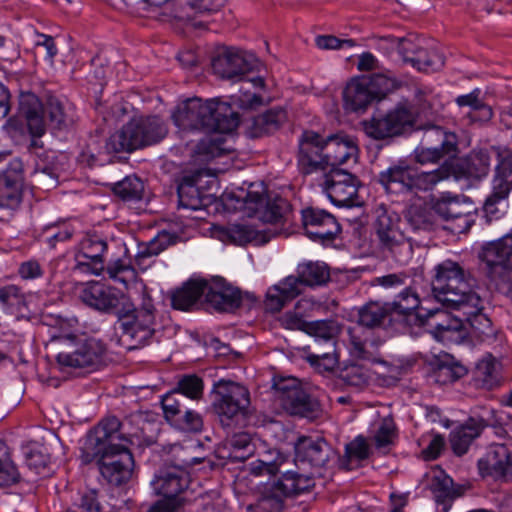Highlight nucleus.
I'll return each mask as SVG.
<instances>
[{
    "instance_id": "obj_28",
    "label": "nucleus",
    "mask_w": 512,
    "mask_h": 512,
    "mask_svg": "<svg viewBox=\"0 0 512 512\" xmlns=\"http://www.w3.org/2000/svg\"><path fill=\"white\" fill-rule=\"evenodd\" d=\"M326 160L328 171L338 169L337 166L344 165L352 161L356 163L358 158V145L352 136L344 133L331 134L324 137Z\"/></svg>"
},
{
    "instance_id": "obj_14",
    "label": "nucleus",
    "mask_w": 512,
    "mask_h": 512,
    "mask_svg": "<svg viewBox=\"0 0 512 512\" xmlns=\"http://www.w3.org/2000/svg\"><path fill=\"white\" fill-rule=\"evenodd\" d=\"M188 473L179 467L160 469L151 481L155 494L162 496L164 501L153 505L149 512H173L183 504L181 495L189 485Z\"/></svg>"
},
{
    "instance_id": "obj_34",
    "label": "nucleus",
    "mask_w": 512,
    "mask_h": 512,
    "mask_svg": "<svg viewBox=\"0 0 512 512\" xmlns=\"http://www.w3.org/2000/svg\"><path fill=\"white\" fill-rule=\"evenodd\" d=\"M19 109L26 120L28 131L32 137H42L46 131L43 119V105L33 93L23 94L20 98Z\"/></svg>"
},
{
    "instance_id": "obj_25",
    "label": "nucleus",
    "mask_w": 512,
    "mask_h": 512,
    "mask_svg": "<svg viewBox=\"0 0 512 512\" xmlns=\"http://www.w3.org/2000/svg\"><path fill=\"white\" fill-rule=\"evenodd\" d=\"M254 184L243 198V205L254 214L259 213V218L267 223H279L289 210V203L281 197L267 199L264 194V187L261 190H252Z\"/></svg>"
},
{
    "instance_id": "obj_17",
    "label": "nucleus",
    "mask_w": 512,
    "mask_h": 512,
    "mask_svg": "<svg viewBox=\"0 0 512 512\" xmlns=\"http://www.w3.org/2000/svg\"><path fill=\"white\" fill-rule=\"evenodd\" d=\"M280 406L290 415L314 419L320 412L319 403L308 395L294 377L282 378L274 384Z\"/></svg>"
},
{
    "instance_id": "obj_45",
    "label": "nucleus",
    "mask_w": 512,
    "mask_h": 512,
    "mask_svg": "<svg viewBox=\"0 0 512 512\" xmlns=\"http://www.w3.org/2000/svg\"><path fill=\"white\" fill-rule=\"evenodd\" d=\"M178 237L175 234L163 231L159 233L149 243L139 247L136 255V263L139 266L145 264L147 258L157 256L169 246L174 245Z\"/></svg>"
},
{
    "instance_id": "obj_20",
    "label": "nucleus",
    "mask_w": 512,
    "mask_h": 512,
    "mask_svg": "<svg viewBox=\"0 0 512 512\" xmlns=\"http://www.w3.org/2000/svg\"><path fill=\"white\" fill-rule=\"evenodd\" d=\"M81 301L100 312L118 315L130 307V297L121 290L100 282L88 283L80 292Z\"/></svg>"
},
{
    "instance_id": "obj_63",
    "label": "nucleus",
    "mask_w": 512,
    "mask_h": 512,
    "mask_svg": "<svg viewBox=\"0 0 512 512\" xmlns=\"http://www.w3.org/2000/svg\"><path fill=\"white\" fill-rule=\"evenodd\" d=\"M508 208V202L487 197L483 205V218L486 224L501 220Z\"/></svg>"
},
{
    "instance_id": "obj_10",
    "label": "nucleus",
    "mask_w": 512,
    "mask_h": 512,
    "mask_svg": "<svg viewBox=\"0 0 512 512\" xmlns=\"http://www.w3.org/2000/svg\"><path fill=\"white\" fill-rule=\"evenodd\" d=\"M64 348L56 356L61 369L98 367L107 353L105 343L94 337L67 335L63 337Z\"/></svg>"
},
{
    "instance_id": "obj_42",
    "label": "nucleus",
    "mask_w": 512,
    "mask_h": 512,
    "mask_svg": "<svg viewBox=\"0 0 512 512\" xmlns=\"http://www.w3.org/2000/svg\"><path fill=\"white\" fill-rule=\"evenodd\" d=\"M223 234L232 243L237 245H245L247 243L261 245L267 243L270 239L266 231H259L246 224H229L223 228Z\"/></svg>"
},
{
    "instance_id": "obj_44",
    "label": "nucleus",
    "mask_w": 512,
    "mask_h": 512,
    "mask_svg": "<svg viewBox=\"0 0 512 512\" xmlns=\"http://www.w3.org/2000/svg\"><path fill=\"white\" fill-rule=\"evenodd\" d=\"M306 333L315 338V343L329 346V343L336 344V338L341 332V325L336 320L311 321L307 325Z\"/></svg>"
},
{
    "instance_id": "obj_24",
    "label": "nucleus",
    "mask_w": 512,
    "mask_h": 512,
    "mask_svg": "<svg viewBox=\"0 0 512 512\" xmlns=\"http://www.w3.org/2000/svg\"><path fill=\"white\" fill-rule=\"evenodd\" d=\"M257 65L253 54H247L239 49L225 48L212 60V68L216 74L227 79H242V76L252 71Z\"/></svg>"
},
{
    "instance_id": "obj_47",
    "label": "nucleus",
    "mask_w": 512,
    "mask_h": 512,
    "mask_svg": "<svg viewBox=\"0 0 512 512\" xmlns=\"http://www.w3.org/2000/svg\"><path fill=\"white\" fill-rule=\"evenodd\" d=\"M410 63L419 71H436L444 66V57L435 47L425 42Z\"/></svg>"
},
{
    "instance_id": "obj_38",
    "label": "nucleus",
    "mask_w": 512,
    "mask_h": 512,
    "mask_svg": "<svg viewBox=\"0 0 512 512\" xmlns=\"http://www.w3.org/2000/svg\"><path fill=\"white\" fill-rule=\"evenodd\" d=\"M473 380L476 387L487 390L499 385L501 380L499 363L491 354H486L477 362Z\"/></svg>"
},
{
    "instance_id": "obj_40",
    "label": "nucleus",
    "mask_w": 512,
    "mask_h": 512,
    "mask_svg": "<svg viewBox=\"0 0 512 512\" xmlns=\"http://www.w3.org/2000/svg\"><path fill=\"white\" fill-rule=\"evenodd\" d=\"M207 281L189 280L177 289L171 298L172 306L178 310H188L195 305L201 296L205 295Z\"/></svg>"
},
{
    "instance_id": "obj_16",
    "label": "nucleus",
    "mask_w": 512,
    "mask_h": 512,
    "mask_svg": "<svg viewBox=\"0 0 512 512\" xmlns=\"http://www.w3.org/2000/svg\"><path fill=\"white\" fill-rule=\"evenodd\" d=\"M128 444L106 445L89 461H96L101 475L112 485L119 486L131 477L134 459Z\"/></svg>"
},
{
    "instance_id": "obj_41",
    "label": "nucleus",
    "mask_w": 512,
    "mask_h": 512,
    "mask_svg": "<svg viewBox=\"0 0 512 512\" xmlns=\"http://www.w3.org/2000/svg\"><path fill=\"white\" fill-rule=\"evenodd\" d=\"M287 114L282 108H272L255 116L249 127L252 137H261L264 134L273 133L286 121Z\"/></svg>"
},
{
    "instance_id": "obj_43",
    "label": "nucleus",
    "mask_w": 512,
    "mask_h": 512,
    "mask_svg": "<svg viewBox=\"0 0 512 512\" xmlns=\"http://www.w3.org/2000/svg\"><path fill=\"white\" fill-rule=\"evenodd\" d=\"M431 491L436 502L443 506L444 512H448L453 500L461 495V489L454 487L452 478L442 473L433 478Z\"/></svg>"
},
{
    "instance_id": "obj_62",
    "label": "nucleus",
    "mask_w": 512,
    "mask_h": 512,
    "mask_svg": "<svg viewBox=\"0 0 512 512\" xmlns=\"http://www.w3.org/2000/svg\"><path fill=\"white\" fill-rule=\"evenodd\" d=\"M0 303L4 307L19 309L26 306L25 295L20 287L6 285L0 288Z\"/></svg>"
},
{
    "instance_id": "obj_32",
    "label": "nucleus",
    "mask_w": 512,
    "mask_h": 512,
    "mask_svg": "<svg viewBox=\"0 0 512 512\" xmlns=\"http://www.w3.org/2000/svg\"><path fill=\"white\" fill-rule=\"evenodd\" d=\"M0 174V207L16 209L22 201L23 174L21 163Z\"/></svg>"
},
{
    "instance_id": "obj_60",
    "label": "nucleus",
    "mask_w": 512,
    "mask_h": 512,
    "mask_svg": "<svg viewBox=\"0 0 512 512\" xmlns=\"http://www.w3.org/2000/svg\"><path fill=\"white\" fill-rule=\"evenodd\" d=\"M176 392H181L187 396V400H197L203 394V381L196 375H186L179 380Z\"/></svg>"
},
{
    "instance_id": "obj_4",
    "label": "nucleus",
    "mask_w": 512,
    "mask_h": 512,
    "mask_svg": "<svg viewBox=\"0 0 512 512\" xmlns=\"http://www.w3.org/2000/svg\"><path fill=\"white\" fill-rule=\"evenodd\" d=\"M228 107L214 99L203 101L189 98L180 103L172 114L176 126L183 130L229 131L237 127L238 117L225 115Z\"/></svg>"
},
{
    "instance_id": "obj_58",
    "label": "nucleus",
    "mask_w": 512,
    "mask_h": 512,
    "mask_svg": "<svg viewBox=\"0 0 512 512\" xmlns=\"http://www.w3.org/2000/svg\"><path fill=\"white\" fill-rule=\"evenodd\" d=\"M74 234V229L70 224H51L45 227L42 238L43 241L54 248L57 243L69 240Z\"/></svg>"
},
{
    "instance_id": "obj_39",
    "label": "nucleus",
    "mask_w": 512,
    "mask_h": 512,
    "mask_svg": "<svg viewBox=\"0 0 512 512\" xmlns=\"http://www.w3.org/2000/svg\"><path fill=\"white\" fill-rule=\"evenodd\" d=\"M198 180V174L182 178L177 189L180 208L196 211L205 206L203 193L197 186Z\"/></svg>"
},
{
    "instance_id": "obj_6",
    "label": "nucleus",
    "mask_w": 512,
    "mask_h": 512,
    "mask_svg": "<svg viewBox=\"0 0 512 512\" xmlns=\"http://www.w3.org/2000/svg\"><path fill=\"white\" fill-rule=\"evenodd\" d=\"M452 175L451 167L445 161L442 166L430 172H419L417 168L398 162L381 171L378 183L387 193L403 194L433 189L440 181Z\"/></svg>"
},
{
    "instance_id": "obj_23",
    "label": "nucleus",
    "mask_w": 512,
    "mask_h": 512,
    "mask_svg": "<svg viewBox=\"0 0 512 512\" xmlns=\"http://www.w3.org/2000/svg\"><path fill=\"white\" fill-rule=\"evenodd\" d=\"M495 422L492 409L483 408L481 413L470 416L463 425L450 434V444L453 452L458 456L465 454L482 431L488 426H494Z\"/></svg>"
},
{
    "instance_id": "obj_13",
    "label": "nucleus",
    "mask_w": 512,
    "mask_h": 512,
    "mask_svg": "<svg viewBox=\"0 0 512 512\" xmlns=\"http://www.w3.org/2000/svg\"><path fill=\"white\" fill-rule=\"evenodd\" d=\"M416 121V114L408 102L398 103L385 114L373 116L362 122L365 134L374 140H387L409 131Z\"/></svg>"
},
{
    "instance_id": "obj_26",
    "label": "nucleus",
    "mask_w": 512,
    "mask_h": 512,
    "mask_svg": "<svg viewBox=\"0 0 512 512\" xmlns=\"http://www.w3.org/2000/svg\"><path fill=\"white\" fill-rule=\"evenodd\" d=\"M302 223L306 235L313 241H332L340 232V225L329 212L309 207L302 210Z\"/></svg>"
},
{
    "instance_id": "obj_2",
    "label": "nucleus",
    "mask_w": 512,
    "mask_h": 512,
    "mask_svg": "<svg viewBox=\"0 0 512 512\" xmlns=\"http://www.w3.org/2000/svg\"><path fill=\"white\" fill-rule=\"evenodd\" d=\"M432 280V292L435 299L453 310L465 309L468 313L476 311L479 294L473 290L472 281L464 269L452 260H445L435 266Z\"/></svg>"
},
{
    "instance_id": "obj_48",
    "label": "nucleus",
    "mask_w": 512,
    "mask_h": 512,
    "mask_svg": "<svg viewBox=\"0 0 512 512\" xmlns=\"http://www.w3.org/2000/svg\"><path fill=\"white\" fill-rule=\"evenodd\" d=\"M484 309V302L479 296V304L477 305L476 311L471 310V314L465 309H456L462 315L463 324L468 323L471 328L479 335H489L492 332L491 320L482 313Z\"/></svg>"
},
{
    "instance_id": "obj_49",
    "label": "nucleus",
    "mask_w": 512,
    "mask_h": 512,
    "mask_svg": "<svg viewBox=\"0 0 512 512\" xmlns=\"http://www.w3.org/2000/svg\"><path fill=\"white\" fill-rule=\"evenodd\" d=\"M69 110L70 108L58 98L49 97L44 113L48 116L54 128L62 129L72 122Z\"/></svg>"
},
{
    "instance_id": "obj_61",
    "label": "nucleus",
    "mask_w": 512,
    "mask_h": 512,
    "mask_svg": "<svg viewBox=\"0 0 512 512\" xmlns=\"http://www.w3.org/2000/svg\"><path fill=\"white\" fill-rule=\"evenodd\" d=\"M204 138H202L196 145V153L205 155L208 157L218 156L221 152V146L223 144V138L218 133L219 131H208Z\"/></svg>"
},
{
    "instance_id": "obj_12",
    "label": "nucleus",
    "mask_w": 512,
    "mask_h": 512,
    "mask_svg": "<svg viewBox=\"0 0 512 512\" xmlns=\"http://www.w3.org/2000/svg\"><path fill=\"white\" fill-rule=\"evenodd\" d=\"M479 257L489 267L498 290L512 300V233L484 244Z\"/></svg>"
},
{
    "instance_id": "obj_56",
    "label": "nucleus",
    "mask_w": 512,
    "mask_h": 512,
    "mask_svg": "<svg viewBox=\"0 0 512 512\" xmlns=\"http://www.w3.org/2000/svg\"><path fill=\"white\" fill-rule=\"evenodd\" d=\"M307 360L323 371H332L338 363L335 343H329L323 353H309Z\"/></svg>"
},
{
    "instance_id": "obj_64",
    "label": "nucleus",
    "mask_w": 512,
    "mask_h": 512,
    "mask_svg": "<svg viewBox=\"0 0 512 512\" xmlns=\"http://www.w3.org/2000/svg\"><path fill=\"white\" fill-rule=\"evenodd\" d=\"M76 510H68L67 512H119L111 508L109 511H102V505L99 501L98 492L89 490L81 495L79 502L76 504Z\"/></svg>"
},
{
    "instance_id": "obj_50",
    "label": "nucleus",
    "mask_w": 512,
    "mask_h": 512,
    "mask_svg": "<svg viewBox=\"0 0 512 512\" xmlns=\"http://www.w3.org/2000/svg\"><path fill=\"white\" fill-rule=\"evenodd\" d=\"M397 436L396 425L392 418L385 417L377 425L373 434V442L376 449L387 453Z\"/></svg>"
},
{
    "instance_id": "obj_22",
    "label": "nucleus",
    "mask_w": 512,
    "mask_h": 512,
    "mask_svg": "<svg viewBox=\"0 0 512 512\" xmlns=\"http://www.w3.org/2000/svg\"><path fill=\"white\" fill-rule=\"evenodd\" d=\"M336 456L335 450L323 438L300 437L295 444L296 466H309L314 470L328 468Z\"/></svg>"
},
{
    "instance_id": "obj_31",
    "label": "nucleus",
    "mask_w": 512,
    "mask_h": 512,
    "mask_svg": "<svg viewBox=\"0 0 512 512\" xmlns=\"http://www.w3.org/2000/svg\"><path fill=\"white\" fill-rule=\"evenodd\" d=\"M206 301L216 310L230 312L240 307L242 296L239 289L225 283L222 278L207 282Z\"/></svg>"
},
{
    "instance_id": "obj_30",
    "label": "nucleus",
    "mask_w": 512,
    "mask_h": 512,
    "mask_svg": "<svg viewBox=\"0 0 512 512\" xmlns=\"http://www.w3.org/2000/svg\"><path fill=\"white\" fill-rule=\"evenodd\" d=\"M478 468L483 476L512 478V454L503 444L492 445L478 460Z\"/></svg>"
},
{
    "instance_id": "obj_11",
    "label": "nucleus",
    "mask_w": 512,
    "mask_h": 512,
    "mask_svg": "<svg viewBox=\"0 0 512 512\" xmlns=\"http://www.w3.org/2000/svg\"><path fill=\"white\" fill-rule=\"evenodd\" d=\"M213 393V409L222 426L230 427L248 414L250 392L245 386L221 379L214 384Z\"/></svg>"
},
{
    "instance_id": "obj_46",
    "label": "nucleus",
    "mask_w": 512,
    "mask_h": 512,
    "mask_svg": "<svg viewBox=\"0 0 512 512\" xmlns=\"http://www.w3.org/2000/svg\"><path fill=\"white\" fill-rule=\"evenodd\" d=\"M21 474L12 459L10 448L0 441V488H7L19 483Z\"/></svg>"
},
{
    "instance_id": "obj_5",
    "label": "nucleus",
    "mask_w": 512,
    "mask_h": 512,
    "mask_svg": "<svg viewBox=\"0 0 512 512\" xmlns=\"http://www.w3.org/2000/svg\"><path fill=\"white\" fill-rule=\"evenodd\" d=\"M297 276H288L267 290L264 300L265 309L279 312L302 292L301 285L315 287L326 284L330 279V271L324 262H305L297 266Z\"/></svg>"
},
{
    "instance_id": "obj_9",
    "label": "nucleus",
    "mask_w": 512,
    "mask_h": 512,
    "mask_svg": "<svg viewBox=\"0 0 512 512\" xmlns=\"http://www.w3.org/2000/svg\"><path fill=\"white\" fill-rule=\"evenodd\" d=\"M400 223L398 214L381 209L378 211L373 228L375 241L381 252L403 265L412 257V246L404 237Z\"/></svg>"
},
{
    "instance_id": "obj_7",
    "label": "nucleus",
    "mask_w": 512,
    "mask_h": 512,
    "mask_svg": "<svg viewBox=\"0 0 512 512\" xmlns=\"http://www.w3.org/2000/svg\"><path fill=\"white\" fill-rule=\"evenodd\" d=\"M166 133L159 117H135L109 137L105 148L109 153L132 152L159 142Z\"/></svg>"
},
{
    "instance_id": "obj_18",
    "label": "nucleus",
    "mask_w": 512,
    "mask_h": 512,
    "mask_svg": "<svg viewBox=\"0 0 512 512\" xmlns=\"http://www.w3.org/2000/svg\"><path fill=\"white\" fill-rule=\"evenodd\" d=\"M330 201L339 207H353L359 204V182L353 174L343 169H330L320 183Z\"/></svg>"
},
{
    "instance_id": "obj_53",
    "label": "nucleus",
    "mask_w": 512,
    "mask_h": 512,
    "mask_svg": "<svg viewBox=\"0 0 512 512\" xmlns=\"http://www.w3.org/2000/svg\"><path fill=\"white\" fill-rule=\"evenodd\" d=\"M189 403L190 401L187 400V396L183 395L181 392L172 390L166 393L161 399V406L167 422L169 423L175 418Z\"/></svg>"
},
{
    "instance_id": "obj_35",
    "label": "nucleus",
    "mask_w": 512,
    "mask_h": 512,
    "mask_svg": "<svg viewBox=\"0 0 512 512\" xmlns=\"http://www.w3.org/2000/svg\"><path fill=\"white\" fill-rule=\"evenodd\" d=\"M431 366L433 369L430 377L440 385L453 383L467 373V369L447 353L436 356L431 362Z\"/></svg>"
},
{
    "instance_id": "obj_36",
    "label": "nucleus",
    "mask_w": 512,
    "mask_h": 512,
    "mask_svg": "<svg viewBox=\"0 0 512 512\" xmlns=\"http://www.w3.org/2000/svg\"><path fill=\"white\" fill-rule=\"evenodd\" d=\"M390 304L393 306L394 312L399 313L401 316L398 318V321L403 331L419 321V314H416L415 310L420 305V298L411 286L402 290L398 294L397 300Z\"/></svg>"
},
{
    "instance_id": "obj_8",
    "label": "nucleus",
    "mask_w": 512,
    "mask_h": 512,
    "mask_svg": "<svg viewBox=\"0 0 512 512\" xmlns=\"http://www.w3.org/2000/svg\"><path fill=\"white\" fill-rule=\"evenodd\" d=\"M249 471L254 476H275L281 472V476L267 488V497L274 499L278 506L283 498L308 492L315 485L312 475L294 470L282 471V468L259 459L249 464Z\"/></svg>"
},
{
    "instance_id": "obj_52",
    "label": "nucleus",
    "mask_w": 512,
    "mask_h": 512,
    "mask_svg": "<svg viewBox=\"0 0 512 512\" xmlns=\"http://www.w3.org/2000/svg\"><path fill=\"white\" fill-rule=\"evenodd\" d=\"M144 191L143 182L136 176H128L114 184L113 192L125 201L140 200Z\"/></svg>"
},
{
    "instance_id": "obj_51",
    "label": "nucleus",
    "mask_w": 512,
    "mask_h": 512,
    "mask_svg": "<svg viewBox=\"0 0 512 512\" xmlns=\"http://www.w3.org/2000/svg\"><path fill=\"white\" fill-rule=\"evenodd\" d=\"M169 424L183 432H200L203 428L202 416L188 406L181 411Z\"/></svg>"
},
{
    "instance_id": "obj_19",
    "label": "nucleus",
    "mask_w": 512,
    "mask_h": 512,
    "mask_svg": "<svg viewBox=\"0 0 512 512\" xmlns=\"http://www.w3.org/2000/svg\"><path fill=\"white\" fill-rule=\"evenodd\" d=\"M324 137L312 130H305L298 140L297 166L302 175L328 172Z\"/></svg>"
},
{
    "instance_id": "obj_59",
    "label": "nucleus",
    "mask_w": 512,
    "mask_h": 512,
    "mask_svg": "<svg viewBox=\"0 0 512 512\" xmlns=\"http://www.w3.org/2000/svg\"><path fill=\"white\" fill-rule=\"evenodd\" d=\"M369 85L373 96L376 99L385 97L389 92L393 91L396 87V80L383 74H373L370 77H363Z\"/></svg>"
},
{
    "instance_id": "obj_37",
    "label": "nucleus",
    "mask_w": 512,
    "mask_h": 512,
    "mask_svg": "<svg viewBox=\"0 0 512 512\" xmlns=\"http://www.w3.org/2000/svg\"><path fill=\"white\" fill-rule=\"evenodd\" d=\"M343 98L346 109L354 112L366 109L375 100L364 78L350 82L343 91Z\"/></svg>"
},
{
    "instance_id": "obj_57",
    "label": "nucleus",
    "mask_w": 512,
    "mask_h": 512,
    "mask_svg": "<svg viewBox=\"0 0 512 512\" xmlns=\"http://www.w3.org/2000/svg\"><path fill=\"white\" fill-rule=\"evenodd\" d=\"M406 217L409 225L414 231L429 232L434 228L432 214L420 207H411Z\"/></svg>"
},
{
    "instance_id": "obj_3",
    "label": "nucleus",
    "mask_w": 512,
    "mask_h": 512,
    "mask_svg": "<svg viewBox=\"0 0 512 512\" xmlns=\"http://www.w3.org/2000/svg\"><path fill=\"white\" fill-rule=\"evenodd\" d=\"M114 329L116 342L127 350L150 345L157 332L156 309L150 297H145L139 307L130 300V307L121 309Z\"/></svg>"
},
{
    "instance_id": "obj_29",
    "label": "nucleus",
    "mask_w": 512,
    "mask_h": 512,
    "mask_svg": "<svg viewBox=\"0 0 512 512\" xmlns=\"http://www.w3.org/2000/svg\"><path fill=\"white\" fill-rule=\"evenodd\" d=\"M417 324L427 327L429 332L439 340H443L449 333L459 332L463 328L460 316H453L450 312L440 308L420 313Z\"/></svg>"
},
{
    "instance_id": "obj_15",
    "label": "nucleus",
    "mask_w": 512,
    "mask_h": 512,
    "mask_svg": "<svg viewBox=\"0 0 512 512\" xmlns=\"http://www.w3.org/2000/svg\"><path fill=\"white\" fill-rule=\"evenodd\" d=\"M458 152V137L441 126L423 127V135L414 151L415 160L420 164L437 163L445 158H453Z\"/></svg>"
},
{
    "instance_id": "obj_54",
    "label": "nucleus",
    "mask_w": 512,
    "mask_h": 512,
    "mask_svg": "<svg viewBox=\"0 0 512 512\" xmlns=\"http://www.w3.org/2000/svg\"><path fill=\"white\" fill-rule=\"evenodd\" d=\"M106 250L107 242L96 234H88L80 242L79 252L89 260H96L104 264L103 254Z\"/></svg>"
},
{
    "instance_id": "obj_21",
    "label": "nucleus",
    "mask_w": 512,
    "mask_h": 512,
    "mask_svg": "<svg viewBox=\"0 0 512 512\" xmlns=\"http://www.w3.org/2000/svg\"><path fill=\"white\" fill-rule=\"evenodd\" d=\"M117 441H120V443H131V440L124 435L121 421L117 417L110 416L103 419L87 435L81 449L82 462L89 464V461L99 453V449H105L106 445L118 444Z\"/></svg>"
},
{
    "instance_id": "obj_33",
    "label": "nucleus",
    "mask_w": 512,
    "mask_h": 512,
    "mask_svg": "<svg viewBox=\"0 0 512 512\" xmlns=\"http://www.w3.org/2000/svg\"><path fill=\"white\" fill-rule=\"evenodd\" d=\"M455 103L459 107L469 108L464 117L468 124L483 125L491 121L494 116L492 107L481 98V90L479 88H475L468 94L457 96Z\"/></svg>"
},
{
    "instance_id": "obj_27",
    "label": "nucleus",
    "mask_w": 512,
    "mask_h": 512,
    "mask_svg": "<svg viewBox=\"0 0 512 512\" xmlns=\"http://www.w3.org/2000/svg\"><path fill=\"white\" fill-rule=\"evenodd\" d=\"M433 209L447 221L461 220L463 225H459V229L462 232H467L475 221L472 202L464 196L443 193L434 203Z\"/></svg>"
},
{
    "instance_id": "obj_1",
    "label": "nucleus",
    "mask_w": 512,
    "mask_h": 512,
    "mask_svg": "<svg viewBox=\"0 0 512 512\" xmlns=\"http://www.w3.org/2000/svg\"><path fill=\"white\" fill-rule=\"evenodd\" d=\"M390 303L370 301L357 309V327L348 328L350 354L360 360L379 362L381 341L375 338L372 330L382 329L403 333L398 321L401 317L395 313Z\"/></svg>"
},
{
    "instance_id": "obj_55",
    "label": "nucleus",
    "mask_w": 512,
    "mask_h": 512,
    "mask_svg": "<svg viewBox=\"0 0 512 512\" xmlns=\"http://www.w3.org/2000/svg\"><path fill=\"white\" fill-rule=\"evenodd\" d=\"M106 272L109 278L126 284L136 277L135 270L128 257H122L107 264Z\"/></svg>"
}]
</instances>
